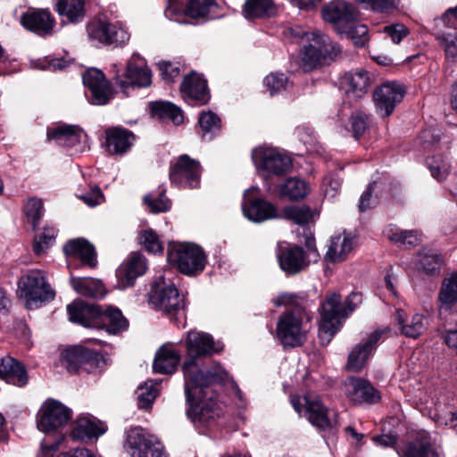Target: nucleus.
<instances>
[{"instance_id":"2","label":"nucleus","mask_w":457,"mask_h":457,"mask_svg":"<svg viewBox=\"0 0 457 457\" xmlns=\"http://www.w3.org/2000/svg\"><path fill=\"white\" fill-rule=\"evenodd\" d=\"M361 302V295L351 293L344 303L341 295L336 293L328 295L321 305V320L318 337L321 345H328L338 331L341 320L352 313Z\"/></svg>"},{"instance_id":"63","label":"nucleus","mask_w":457,"mask_h":457,"mask_svg":"<svg viewBox=\"0 0 457 457\" xmlns=\"http://www.w3.org/2000/svg\"><path fill=\"white\" fill-rule=\"evenodd\" d=\"M162 79L167 82H172L180 75V68L171 62L162 61L158 63Z\"/></svg>"},{"instance_id":"3","label":"nucleus","mask_w":457,"mask_h":457,"mask_svg":"<svg viewBox=\"0 0 457 457\" xmlns=\"http://www.w3.org/2000/svg\"><path fill=\"white\" fill-rule=\"evenodd\" d=\"M290 31L294 37H301L306 43L300 53L302 67L305 71L328 63L341 53L340 46L320 31L308 32L300 28L291 29Z\"/></svg>"},{"instance_id":"57","label":"nucleus","mask_w":457,"mask_h":457,"mask_svg":"<svg viewBox=\"0 0 457 457\" xmlns=\"http://www.w3.org/2000/svg\"><path fill=\"white\" fill-rule=\"evenodd\" d=\"M271 302L277 307L284 305L288 306V309L306 308L305 299L291 293H281L274 297Z\"/></svg>"},{"instance_id":"36","label":"nucleus","mask_w":457,"mask_h":457,"mask_svg":"<svg viewBox=\"0 0 457 457\" xmlns=\"http://www.w3.org/2000/svg\"><path fill=\"white\" fill-rule=\"evenodd\" d=\"M56 11L62 18V23H79L82 21L85 13L84 0H59Z\"/></svg>"},{"instance_id":"4","label":"nucleus","mask_w":457,"mask_h":457,"mask_svg":"<svg viewBox=\"0 0 457 457\" xmlns=\"http://www.w3.org/2000/svg\"><path fill=\"white\" fill-rule=\"evenodd\" d=\"M312 320L306 308L287 309L281 313L276 335L284 347L301 346L306 340V324Z\"/></svg>"},{"instance_id":"10","label":"nucleus","mask_w":457,"mask_h":457,"mask_svg":"<svg viewBox=\"0 0 457 457\" xmlns=\"http://www.w3.org/2000/svg\"><path fill=\"white\" fill-rule=\"evenodd\" d=\"M151 78V71L145 60L138 54H133L127 63L126 72L122 75L116 74L114 80L120 90L128 94L130 88L150 86Z\"/></svg>"},{"instance_id":"42","label":"nucleus","mask_w":457,"mask_h":457,"mask_svg":"<svg viewBox=\"0 0 457 457\" xmlns=\"http://www.w3.org/2000/svg\"><path fill=\"white\" fill-rule=\"evenodd\" d=\"M202 132V137L206 141H211L220 132V120L217 114L208 111L203 112L198 120Z\"/></svg>"},{"instance_id":"7","label":"nucleus","mask_w":457,"mask_h":457,"mask_svg":"<svg viewBox=\"0 0 457 457\" xmlns=\"http://www.w3.org/2000/svg\"><path fill=\"white\" fill-rule=\"evenodd\" d=\"M148 301L154 309L171 316L183 313L186 305L174 284L162 275L152 284Z\"/></svg>"},{"instance_id":"51","label":"nucleus","mask_w":457,"mask_h":457,"mask_svg":"<svg viewBox=\"0 0 457 457\" xmlns=\"http://www.w3.org/2000/svg\"><path fill=\"white\" fill-rule=\"evenodd\" d=\"M214 4L215 0H189L184 13L193 19L204 18Z\"/></svg>"},{"instance_id":"43","label":"nucleus","mask_w":457,"mask_h":457,"mask_svg":"<svg viewBox=\"0 0 457 457\" xmlns=\"http://www.w3.org/2000/svg\"><path fill=\"white\" fill-rule=\"evenodd\" d=\"M442 258L440 255L431 250H422L419 253V260L417 262L419 270L427 275H438L442 265Z\"/></svg>"},{"instance_id":"15","label":"nucleus","mask_w":457,"mask_h":457,"mask_svg":"<svg viewBox=\"0 0 457 457\" xmlns=\"http://www.w3.org/2000/svg\"><path fill=\"white\" fill-rule=\"evenodd\" d=\"M170 179L171 183L195 188L200 183V164L184 154L170 166Z\"/></svg>"},{"instance_id":"17","label":"nucleus","mask_w":457,"mask_h":457,"mask_svg":"<svg viewBox=\"0 0 457 457\" xmlns=\"http://www.w3.org/2000/svg\"><path fill=\"white\" fill-rule=\"evenodd\" d=\"M87 30L92 40L105 45H123L129 39V35L125 29L103 21H91Z\"/></svg>"},{"instance_id":"20","label":"nucleus","mask_w":457,"mask_h":457,"mask_svg":"<svg viewBox=\"0 0 457 457\" xmlns=\"http://www.w3.org/2000/svg\"><path fill=\"white\" fill-rule=\"evenodd\" d=\"M323 19L338 28H344L348 23L355 22L359 18L358 10L344 0H333L322 9Z\"/></svg>"},{"instance_id":"60","label":"nucleus","mask_w":457,"mask_h":457,"mask_svg":"<svg viewBox=\"0 0 457 457\" xmlns=\"http://www.w3.org/2000/svg\"><path fill=\"white\" fill-rule=\"evenodd\" d=\"M366 9L378 12H387L396 8L398 0H356Z\"/></svg>"},{"instance_id":"30","label":"nucleus","mask_w":457,"mask_h":457,"mask_svg":"<svg viewBox=\"0 0 457 457\" xmlns=\"http://www.w3.org/2000/svg\"><path fill=\"white\" fill-rule=\"evenodd\" d=\"M146 260L140 253H133L128 262L117 270V276L122 287H131L136 278L146 270Z\"/></svg>"},{"instance_id":"31","label":"nucleus","mask_w":457,"mask_h":457,"mask_svg":"<svg viewBox=\"0 0 457 457\" xmlns=\"http://www.w3.org/2000/svg\"><path fill=\"white\" fill-rule=\"evenodd\" d=\"M0 378L17 386H24L29 379L24 366L9 355L0 359Z\"/></svg>"},{"instance_id":"47","label":"nucleus","mask_w":457,"mask_h":457,"mask_svg":"<svg viewBox=\"0 0 457 457\" xmlns=\"http://www.w3.org/2000/svg\"><path fill=\"white\" fill-rule=\"evenodd\" d=\"M338 32L346 34L357 46H363L368 42V28L364 24L348 23L344 28H338Z\"/></svg>"},{"instance_id":"46","label":"nucleus","mask_w":457,"mask_h":457,"mask_svg":"<svg viewBox=\"0 0 457 457\" xmlns=\"http://www.w3.org/2000/svg\"><path fill=\"white\" fill-rule=\"evenodd\" d=\"M136 395L140 409L150 408L158 395L155 383L153 380H148L144 385H140Z\"/></svg>"},{"instance_id":"38","label":"nucleus","mask_w":457,"mask_h":457,"mask_svg":"<svg viewBox=\"0 0 457 457\" xmlns=\"http://www.w3.org/2000/svg\"><path fill=\"white\" fill-rule=\"evenodd\" d=\"M72 288L79 295L92 298H102L105 295L104 284L93 278H75L72 275L70 278Z\"/></svg>"},{"instance_id":"53","label":"nucleus","mask_w":457,"mask_h":457,"mask_svg":"<svg viewBox=\"0 0 457 457\" xmlns=\"http://www.w3.org/2000/svg\"><path fill=\"white\" fill-rule=\"evenodd\" d=\"M444 48L445 57L448 61H457V35L455 33H441L436 36Z\"/></svg>"},{"instance_id":"28","label":"nucleus","mask_w":457,"mask_h":457,"mask_svg":"<svg viewBox=\"0 0 457 457\" xmlns=\"http://www.w3.org/2000/svg\"><path fill=\"white\" fill-rule=\"evenodd\" d=\"M98 306L81 300H75L67 306L69 320L86 328H95L96 316L99 313Z\"/></svg>"},{"instance_id":"61","label":"nucleus","mask_w":457,"mask_h":457,"mask_svg":"<svg viewBox=\"0 0 457 457\" xmlns=\"http://www.w3.org/2000/svg\"><path fill=\"white\" fill-rule=\"evenodd\" d=\"M341 187V179L334 174L327 175L322 182V189L327 198H334Z\"/></svg>"},{"instance_id":"21","label":"nucleus","mask_w":457,"mask_h":457,"mask_svg":"<svg viewBox=\"0 0 457 457\" xmlns=\"http://www.w3.org/2000/svg\"><path fill=\"white\" fill-rule=\"evenodd\" d=\"M277 258L280 269L288 275H295L310 263L303 249L297 245L279 246Z\"/></svg>"},{"instance_id":"1","label":"nucleus","mask_w":457,"mask_h":457,"mask_svg":"<svg viewBox=\"0 0 457 457\" xmlns=\"http://www.w3.org/2000/svg\"><path fill=\"white\" fill-rule=\"evenodd\" d=\"M186 346L190 358L182 366L185 395L189 404L187 415L195 425L209 426L220 417V409L212 394L208 395L207 388L213 383L223 381L227 373L220 366L213 372H204L195 359L212 355L220 351L222 346L215 343L210 334L195 330L187 333Z\"/></svg>"},{"instance_id":"45","label":"nucleus","mask_w":457,"mask_h":457,"mask_svg":"<svg viewBox=\"0 0 457 457\" xmlns=\"http://www.w3.org/2000/svg\"><path fill=\"white\" fill-rule=\"evenodd\" d=\"M386 235L390 241L405 246L416 245L420 241V237L416 231L403 230L396 227L388 228Z\"/></svg>"},{"instance_id":"18","label":"nucleus","mask_w":457,"mask_h":457,"mask_svg":"<svg viewBox=\"0 0 457 457\" xmlns=\"http://www.w3.org/2000/svg\"><path fill=\"white\" fill-rule=\"evenodd\" d=\"M346 397L354 404H374L381 396L378 391L366 379L350 378L344 384Z\"/></svg>"},{"instance_id":"23","label":"nucleus","mask_w":457,"mask_h":457,"mask_svg":"<svg viewBox=\"0 0 457 457\" xmlns=\"http://www.w3.org/2000/svg\"><path fill=\"white\" fill-rule=\"evenodd\" d=\"M86 135L83 131L72 125L59 124L47 129V139L54 140L57 145L68 148H75V151H81L78 147Z\"/></svg>"},{"instance_id":"58","label":"nucleus","mask_w":457,"mask_h":457,"mask_svg":"<svg viewBox=\"0 0 457 457\" xmlns=\"http://www.w3.org/2000/svg\"><path fill=\"white\" fill-rule=\"evenodd\" d=\"M144 202L147 204L150 211L154 213L164 212L169 211L170 208V202L166 197L164 191L160 192L158 195H145L144 197Z\"/></svg>"},{"instance_id":"12","label":"nucleus","mask_w":457,"mask_h":457,"mask_svg":"<svg viewBox=\"0 0 457 457\" xmlns=\"http://www.w3.org/2000/svg\"><path fill=\"white\" fill-rule=\"evenodd\" d=\"M258 188L252 187L244 193L242 212L244 216L253 222H263L268 220L281 218L278 208L270 202L259 197L252 196Z\"/></svg>"},{"instance_id":"16","label":"nucleus","mask_w":457,"mask_h":457,"mask_svg":"<svg viewBox=\"0 0 457 457\" xmlns=\"http://www.w3.org/2000/svg\"><path fill=\"white\" fill-rule=\"evenodd\" d=\"M82 80L90 92L89 101L92 104L104 105L112 98V88L100 70L89 69Z\"/></svg>"},{"instance_id":"48","label":"nucleus","mask_w":457,"mask_h":457,"mask_svg":"<svg viewBox=\"0 0 457 457\" xmlns=\"http://www.w3.org/2000/svg\"><path fill=\"white\" fill-rule=\"evenodd\" d=\"M56 229L54 227L46 226L34 240L33 250L37 255L44 253L55 243Z\"/></svg>"},{"instance_id":"5","label":"nucleus","mask_w":457,"mask_h":457,"mask_svg":"<svg viewBox=\"0 0 457 457\" xmlns=\"http://www.w3.org/2000/svg\"><path fill=\"white\" fill-rule=\"evenodd\" d=\"M18 287L28 309H37L55 297L54 290L40 270H31L21 276Z\"/></svg>"},{"instance_id":"22","label":"nucleus","mask_w":457,"mask_h":457,"mask_svg":"<svg viewBox=\"0 0 457 457\" xmlns=\"http://www.w3.org/2000/svg\"><path fill=\"white\" fill-rule=\"evenodd\" d=\"M372 84V76L363 70L347 72L341 79V85L347 97L354 100L362 98Z\"/></svg>"},{"instance_id":"33","label":"nucleus","mask_w":457,"mask_h":457,"mask_svg":"<svg viewBox=\"0 0 457 457\" xmlns=\"http://www.w3.org/2000/svg\"><path fill=\"white\" fill-rule=\"evenodd\" d=\"M179 361L180 354L173 345H163L155 354L154 371L160 374H171L177 370Z\"/></svg>"},{"instance_id":"24","label":"nucleus","mask_w":457,"mask_h":457,"mask_svg":"<svg viewBox=\"0 0 457 457\" xmlns=\"http://www.w3.org/2000/svg\"><path fill=\"white\" fill-rule=\"evenodd\" d=\"M180 91L183 98L192 104H204L210 98L206 80L196 73L184 78Z\"/></svg>"},{"instance_id":"26","label":"nucleus","mask_w":457,"mask_h":457,"mask_svg":"<svg viewBox=\"0 0 457 457\" xmlns=\"http://www.w3.org/2000/svg\"><path fill=\"white\" fill-rule=\"evenodd\" d=\"M98 312L95 328L105 329L109 334H117L129 326L128 320L118 308L98 306Z\"/></svg>"},{"instance_id":"55","label":"nucleus","mask_w":457,"mask_h":457,"mask_svg":"<svg viewBox=\"0 0 457 457\" xmlns=\"http://www.w3.org/2000/svg\"><path fill=\"white\" fill-rule=\"evenodd\" d=\"M81 369L89 370L93 368H99L104 363L103 356L96 351L79 346Z\"/></svg>"},{"instance_id":"9","label":"nucleus","mask_w":457,"mask_h":457,"mask_svg":"<svg viewBox=\"0 0 457 457\" xmlns=\"http://www.w3.org/2000/svg\"><path fill=\"white\" fill-rule=\"evenodd\" d=\"M126 445L130 457H168L160 441L142 428L128 432Z\"/></svg>"},{"instance_id":"52","label":"nucleus","mask_w":457,"mask_h":457,"mask_svg":"<svg viewBox=\"0 0 457 457\" xmlns=\"http://www.w3.org/2000/svg\"><path fill=\"white\" fill-rule=\"evenodd\" d=\"M264 85L270 96L286 90L289 86L287 77L283 73H270L264 79Z\"/></svg>"},{"instance_id":"50","label":"nucleus","mask_w":457,"mask_h":457,"mask_svg":"<svg viewBox=\"0 0 457 457\" xmlns=\"http://www.w3.org/2000/svg\"><path fill=\"white\" fill-rule=\"evenodd\" d=\"M427 165L431 175L438 181L444 180L448 175L450 164L443 156L434 155L427 159Z\"/></svg>"},{"instance_id":"34","label":"nucleus","mask_w":457,"mask_h":457,"mask_svg":"<svg viewBox=\"0 0 457 457\" xmlns=\"http://www.w3.org/2000/svg\"><path fill=\"white\" fill-rule=\"evenodd\" d=\"M353 249V238L345 234H339L331 237L326 259L331 262H338L346 259Z\"/></svg>"},{"instance_id":"64","label":"nucleus","mask_w":457,"mask_h":457,"mask_svg":"<svg viewBox=\"0 0 457 457\" xmlns=\"http://www.w3.org/2000/svg\"><path fill=\"white\" fill-rule=\"evenodd\" d=\"M376 187V182L370 183L369 184L367 189L361 194L359 203V210L361 212H365L374 207L377 204L376 198H374L372 195Z\"/></svg>"},{"instance_id":"37","label":"nucleus","mask_w":457,"mask_h":457,"mask_svg":"<svg viewBox=\"0 0 457 457\" xmlns=\"http://www.w3.org/2000/svg\"><path fill=\"white\" fill-rule=\"evenodd\" d=\"M439 314L452 310L457 303V273H453L443 280L441 289L438 294Z\"/></svg>"},{"instance_id":"40","label":"nucleus","mask_w":457,"mask_h":457,"mask_svg":"<svg viewBox=\"0 0 457 457\" xmlns=\"http://www.w3.org/2000/svg\"><path fill=\"white\" fill-rule=\"evenodd\" d=\"M151 113L153 117L161 120H170L175 125L183 122L184 117L180 108L170 102L156 101L151 105Z\"/></svg>"},{"instance_id":"32","label":"nucleus","mask_w":457,"mask_h":457,"mask_svg":"<svg viewBox=\"0 0 457 457\" xmlns=\"http://www.w3.org/2000/svg\"><path fill=\"white\" fill-rule=\"evenodd\" d=\"M135 136L122 128H113L105 132V145L111 154H123L130 149Z\"/></svg>"},{"instance_id":"35","label":"nucleus","mask_w":457,"mask_h":457,"mask_svg":"<svg viewBox=\"0 0 457 457\" xmlns=\"http://www.w3.org/2000/svg\"><path fill=\"white\" fill-rule=\"evenodd\" d=\"M395 320L400 327L401 333L407 337L417 338L427 329L425 317L419 313L414 314L411 320H408L403 310H397Z\"/></svg>"},{"instance_id":"29","label":"nucleus","mask_w":457,"mask_h":457,"mask_svg":"<svg viewBox=\"0 0 457 457\" xmlns=\"http://www.w3.org/2000/svg\"><path fill=\"white\" fill-rule=\"evenodd\" d=\"M21 24L29 30L45 36L52 33L54 20L46 10L32 11L21 16Z\"/></svg>"},{"instance_id":"49","label":"nucleus","mask_w":457,"mask_h":457,"mask_svg":"<svg viewBox=\"0 0 457 457\" xmlns=\"http://www.w3.org/2000/svg\"><path fill=\"white\" fill-rule=\"evenodd\" d=\"M281 218L292 220L293 222L303 225L307 223L312 218L311 209L305 205L285 207Z\"/></svg>"},{"instance_id":"59","label":"nucleus","mask_w":457,"mask_h":457,"mask_svg":"<svg viewBox=\"0 0 457 457\" xmlns=\"http://www.w3.org/2000/svg\"><path fill=\"white\" fill-rule=\"evenodd\" d=\"M44 212V208L41 200L37 198H30L25 205V213L27 218L32 223L33 228L38 225Z\"/></svg>"},{"instance_id":"13","label":"nucleus","mask_w":457,"mask_h":457,"mask_svg":"<svg viewBox=\"0 0 457 457\" xmlns=\"http://www.w3.org/2000/svg\"><path fill=\"white\" fill-rule=\"evenodd\" d=\"M63 252L70 270L80 266L95 267L96 265V253L95 247L84 238L69 240L63 245Z\"/></svg>"},{"instance_id":"62","label":"nucleus","mask_w":457,"mask_h":457,"mask_svg":"<svg viewBox=\"0 0 457 457\" xmlns=\"http://www.w3.org/2000/svg\"><path fill=\"white\" fill-rule=\"evenodd\" d=\"M383 32L391 39L395 44H399L403 38L409 35L408 29L400 23L392 24L384 27Z\"/></svg>"},{"instance_id":"8","label":"nucleus","mask_w":457,"mask_h":457,"mask_svg":"<svg viewBox=\"0 0 457 457\" xmlns=\"http://www.w3.org/2000/svg\"><path fill=\"white\" fill-rule=\"evenodd\" d=\"M252 160L257 171L262 176H281L291 166V158L283 151L268 145H261L252 151Z\"/></svg>"},{"instance_id":"25","label":"nucleus","mask_w":457,"mask_h":457,"mask_svg":"<svg viewBox=\"0 0 457 457\" xmlns=\"http://www.w3.org/2000/svg\"><path fill=\"white\" fill-rule=\"evenodd\" d=\"M107 430V426L101 420L89 414L78 417L75 426L71 433L73 440L97 438Z\"/></svg>"},{"instance_id":"11","label":"nucleus","mask_w":457,"mask_h":457,"mask_svg":"<svg viewBox=\"0 0 457 457\" xmlns=\"http://www.w3.org/2000/svg\"><path fill=\"white\" fill-rule=\"evenodd\" d=\"M71 410L61 402L48 399L41 406L37 419L39 430L48 433L65 426L71 419Z\"/></svg>"},{"instance_id":"39","label":"nucleus","mask_w":457,"mask_h":457,"mask_svg":"<svg viewBox=\"0 0 457 457\" xmlns=\"http://www.w3.org/2000/svg\"><path fill=\"white\" fill-rule=\"evenodd\" d=\"M276 9L272 0H246L242 10L247 20L274 15Z\"/></svg>"},{"instance_id":"41","label":"nucleus","mask_w":457,"mask_h":457,"mask_svg":"<svg viewBox=\"0 0 457 457\" xmlns=\"http://www.w3.org/2000/svg\"><path fill=\"white\" fill-rule=\"evenodd\" d=\"M400 457H440L436 449L427 441L415 440L397 451Z\"/></svg>"},{"instance_id":"14","label":"nucleus","mask_w":457,"mask_h":457,"mask_svg":"<svg viewBox=\"0 0 457 457\" xmlns=\"http://www.w3.org/2000/svg\"><path fill=\"white\" fill-rule=\"evenodd\" d=\"M291 403L298 413H301L303 409H304L308 420L313 426L320 429L331 428L333 427V422L328 417L327 408L319 399L307 395L303 398L292 396Z\"/></svg>"},{"instance_id":"27","label":"nucleus","mask_w":457,"mask_h":457,"mask_svg":"<svg viewBox=\"0 0 457 457\" xmlns=\"http://www.w3.org/2000/svg\"><path fill=\"white\" fill-rule=\"evenodd\" d=\"M381 334L378 330L374 331L366 341L360 343L351 351L347 361V369L349 370L358 372L364 367L376 344L380 339Z\"/></svg>"},{"instance_id":"19","label":"nucleus","mask_w":457,"mask_h":457,"mask_svg":"<svg viewBox=\"0 0 457 457\" xmlns=\"http://www.w3.org/2000/svg\"><path fill=\"white\" fill-rule=\"evenodd\" d=\"M403 96L404 90L400 84L388 82L381 85L373 94L378 112L383 117L390 115Z\"/></svg>"},{"instance_id":"44","label":"nucleus","mask_w":457,"mask_h":457,"mask_svg":"<svg viewBox=\"0 0 457 457\" xmlns=\"http://www.w3.org/2000/svg\"><path fill=\"white\" fill-rule=\"evenodd\" d=\"M308 185L304 180L291 178L282 186L280 194L295 201L305 197L308 194Z\"/></svg>"},{"instance_id":"56","label":"nucleus","mask_w":457,"mask_h":457,"mask_svg":"<svg viewBox=\"0 0 457 457\" xmlns=\"http://www.w3.org/2000/svg\"><path fill=\"white\" fill-rule=\"evenodd\" d=\"M140 244L152 253H162L163 245L158 235L153 229L143 231L139 237Z\"/></svg>"},{"instance_id":"54","label":"nucleus","mask_w":457,"mask_h":457,"mask_svg":"<svg viewBox=\"0 0 457 457\" xmlns=\"http://www.w3.org/2000/svg\"><path fill=\"white\" fill-rule=\"evenodd\" d=\"M79 346L65 349L61 354V363L71 373L81 369L80 355Z\"/></svg>"},{"instance_id":"6","label":"nucleus","mask_w":457,"mask_h":457,"mask_svg":"<svg viewBox=\"0 0 457 457\" xmlns=\"http://www.w3.org/2000/svg\"><path fill=\"white\" fill-rule=\"evenodd\" d=\"M169 263L185 275L201 272L205 266V255L201 247L191 243H170L167 251Z\"/></svg>"}]
</instances>
